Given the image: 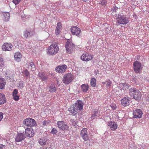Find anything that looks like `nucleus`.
Masks as SVG:
<instances>
[{"label":"nucleus","mask_w":149,"mask_h":149,"mask_svg":"<svg viewBox=\"0 0 149 149\" xmlns=\"http://www.w3.org/2000/svg\"><path fill=\"white\" fill-rule=\"evenodd\" d=\"M84 104L82 101L77 100L76 103L68 109L69 112L73 115H75L79 111L83 109Z\"/></svg>","instance_id":"f257e3e1"},{"label":"nucleus","mask_w":149,"mask_h":149,"mask_svg":"<svg viewBox=\"0 0 149 149\" xmlns=\"http://www.w3.org/2000/svg\"><path fill=\"white\" fill-rule=\"evenodd\" d=\"M130 94L131 96H133V98L137 101H139L141 99L142 96L141 93L138 89L135 88H132L129 90Z\"/></svg>","instance_id":"f03ea898"},{"label":"nucleus","mask_w":149,"mask_h":149,"mask_svg":"<svg viewBox=\"0 0 149 149\" xmlns=\"http://www.w3.org/2000/svg\"><path fill=\"white\" fill-rule=\"evenodd\" d=\"M59 48L56 43L52 44L48 48L49 53L51 55L56 54L58 51Z\"/></svg>","instance_id":"7ed1b4c3"},{"label":"nucleus","mask_w":149,"mask_h":149,"mask_svg":"<svg viewBox=\"0 0 149 149\" xmlns=\"http://www.w3.org/2000/svg\"><path fill=\"white\" fill-rule=\"evenodd\" d=\"M23 124L28 127H32L36 125L35 120L31 118H27L24 120Z\"/></svg>","instance_id":"20e7f679"},{"label":"nucleus","mask_w":149,"mask_h":149,"mask_svg":"<svg viewBox=\"0 0 149 149\" xmlns=\"http://www.w3.org/2000/svg\"><path fill=\"white\" fill-rule=\"evenodd\" d=\"M73 79V75L71 73L64 75L63 79V81L65 84H68L71 82Z\"/></svg>","instance_id":"39448f33"},{"label":"nucleus","mask_w":149,"mask_h":149,"mask_svg":"<svg viewBox=\"0 0 149 149\" xmlns=\"http://www.w3.org/2000/svg\"><path fill=\"white\" fill-rule=\"evenodd\" d=\"M117 22L119 24H126L129 22L127 18L124 15H119L117 18Z\"/></svg>","instance_id":"423d86ee"},{"label":"nucleus","mask_w":149,"mask_h":149,"mask_svg":"<svg viewBox=\"0 0 149 149\" xmlns=\"http://www.w3.org/2000/svg\"><path fill=\"white\" fill-rule=\"evenodd\" d=\"M133 66L134 70L137 73H139L143 68L141 63L137 61H136L134 63Z\"/></svg>","instance_id":"0eeeda50"},{"label":"nucleus","mask_w":149,"mask_h":149,"mask_svg":"<svg viewBox=\"0 0 149 149\" xmlns=\"http://www.w3.org/2000/svg\"><path fill=\"white\" fill-rule=\"evenodd\" d=\"M57 125L58 128L61 130H68L69 128L68 126L65 124V123L62 121L57 122Z\"/></svg>","instance_id":"6e6552de"},{"label":"nucleus","mask_w":149,"mask_h":149,"mask_svg":"<svg viewBox=\"0 0 149 149\" xmlns=\"http://www.w3.org/2000/svg\"><path fill=\"white\" fill-rule=\"evenodd\" d=\"M71 31L73 35H75L77 36H79L81 35V31L80 29L76 26H73L71 27Z\"/></svg>","instance_id":"1a4fd4ad"},{"label":"nucleus","mask_w":149,"mask_h":149,"mask_svg":"<svg viewBox=\"0 0 149 149\" xmlns=\"http://www.w3.org/2000/svg\"><path fill=\"white\" fill-rule=\"evenodd\" d=\"M80 135L85 141H87L89 140V137L88 135L86 129L83 128L81 131Z\"/></svg>","instance_id":"9d476101"},{"label":"nucleus","mask_w":149,"mask_h":149,"mask_svg":"<svg viewBox=\"0 0 149 149\" xmlns=\"http://www.w3.org/2000/svg\"><path fill=\"white\" fill-rule=\"evenodd\" d=\"M26 138V136L24 132L23 133L17 132L15 137V139L16 141L19 142L24 140Z\"/></svg>","instance_id":"9b49d317"},{"label":"nucleus","mask_w":149,"mask_h":149,"mask_svg":"<svg viewBox=\"0 0 149 149\" xmlns=\"http://www.w3.org/2000/svg\"><path fill=\"white\" fill-rule=\"evenodd\" d=\"M81 59L84 61H88L91 60L92 58V56L86 52L84 53L81 57Z\"/></svg>","instance_id":"f8f14e48"},{"label":"nucleus","mask_w":149,"mask_h":149,"mask_svg":"<svg viewBox=\"0 0 149 149\" xmlns=\"http://www.w3.org/2000/svg\"><path fill=\"white\" fill-rule=\"evenodd\" d=\"M25 132L26 137H32L34 134V131L31 128H27L25 129Z\"/></svg>","instance_id":"ddd939ff"},{"label":"nucleus","mask_w":149,"mask_h":149,"mask_svg":"<svg viewBox=\"0 0 149 149\" xmlns=\"http://www.w3.org/2000/svg\"><path fill=\"white\" fill-rule=\"evenodd\" d=\"M12 47V45L11 43H5L2 46V49L3 51H10Z\"/></svg>","instance_id":"4468645a"},{"label":"nucleus","mask_w":149,"mask_h":149,"mask_svg":"<svg viewBox=\"0 0 149 149\" xmlns=\"http://www.w3.org/2000/svg\"><path fill=\"white\" fill-rule=\"evenodd\" d=\"M131 98L128 97H124L121 100V102L122 105L124 107L128 106L129 104V102L130 101Z\"/></svg>","instance_id":"2eb2a0df"},{"label":"nucleus","mask_w":149,"mask_h":149,"mask_svg":"<svg viewBox=\"0 0 149 149\" xmlns=\"http://www.w3.org/2000/svg\"><path fill=\"white\" fill-rule=\"evenodd\" d=\"M133 115L134 118H141L142 115V112L141 110L140 109H136L133 111Z\"/></svg>","instance_id":"dca6fc26"},{"label":"nucleus","mask_w":149,"mask_h":149,"mask_svg":"<svg viewBox=\"0 0 149 149\" xmlns=\"http://www.w3.org/2000/svg\"><path fill=\"white\" fill-rule=\"evenodd\" d=\"M107 125L110 127L111 130L113 131L116 130L117 128V125L114 122H109L107 123Z\"/></svg>","instance_id":"f3484780"},{"label":"nucleus","mask_w":149,"mask_h":149,"mask_svg":"<svg viewBox=\"0 0 149 149\" xmlns=\"http://www.w3.org/2000/svg\"><path fill=\"white\" fill-rule=\"evenodd\" d=\"M66 68V65H64L61 66H58L56 67V70L57 72L62 73L65 72Z\"/></svg>","instance_id":"a211bd4d"},{"label":"nucleus","mask_w":149,"mask_h":149,"mask_svg":"<svg viewBox=\"0 0 149 149\" xmlns=\"http://www.w3.org/2000/svg\"><path fill=\"white\" fill-rule=\"evenodd\" d=\"M65 47L67 52L70 54L71 52V49L72 48L71 43L68 40L66 43Z\"/></svg>","instance_id":"6ab92c4d"},{"label":"nucleus","mask_w":149,"mask_h":149,"mask_svg":"<svg viewBox=\"0 0 149 149\" xmlns=\"http://www.w3.org/2000/svg\"><path fill=\"white\" fill-rule=\"evenodd\" d=\"M33 33L29 30H26L24 32V36L26 38H29L33 35Z\"/></svg>","instance_id":"aec40b11"},{"label":"nucleus","mask_w":149,"mask_h":149,"mask_svg":"<svg viewBox=\"0 0 149 149\" xmlns=\"http://www.w3.org/2000/svg\"><path fill=\"white\" fill-rule=\"evenodd\" d=\"M2 15L3 20L6 21H8L9 20L10 14L9 12H4L3 13Z\"/></svg>","instance_id":"412c9836"},{"label":"nucleus","mask_w":149,"mask_h":149,"mask_svg":"<svg viewBox=\"0 0 149 149\" xmlns=\"http://www.w3.org/2000/svg\"><path fill=\"white\" fill-rule=\"evenodd\" d=\"M38 76L41 80L43 81H46L48 78L47 76L43 72H39Z\"/></svg>","instance_id":"4be33fe9"},{"label":"nucleus","mask_w":149,"mask_h":149,"mask_svg":"<svg viewBox=\"0 0 149 149\" xmlns=\"http://www.w3.org/2000/svg\"><path fill=\"white\" fill-rule=\"evenodd\" d=\"M62 27V24L61 22H58L57 24L55 30V33L57 35L59 34L60 33V29Z\"/></svg>","instance_id":"5701e85b"},{"label":"nucleus","mask_w":149,"mask_h":149,"mask_svg":"<svg viewBox=\"0 0 149 149\" xmlns=\"http://www.w3.org/2000/svg\"><path fill=\"white\" fill-rule=\"evenodd\" d=\"M15 60L17 62L20 61L21 60L22 55L19 52L16 53L14 55Z\"/></svg>","instance_id":"b1692460"},{"label":"nucleus","mask_w":149,"mask_h":149,"mask_svg":"<svg viewBox=\"0 0 149 149\" xmlns=\"http://www.w3.org/2000/svg\"><path fill=\"white\" fill-rule=\"evenodd\" d=\"M6 102V99L3 93L0 94V104H3Z\"/></svg>","instance_id":"393cba45"},{"label":"nucleus","mask_w":149,"mask_h":149,"mask_svg":"<svg viewBox=\"0 0 149 149\" xmlns=\"http://www.w3.org/2000/svg\"><path fill=\"white\" fill-rule=\"evenodd\" d=\"M119 87L124 90H126L129 88V85L127 84L120 83L119 84Z\"/></svg>","instance_id":"a878e982"},{"label":"nucleus","mask_w":149,"mask_h":149,"mask_svg":"<svg viewBox=\"0 0 149 149\" xmlns=\"http://www.w3.org/2000/svg\"><path fill=\"white\" fill-rule=\"evenodd\" d=\"M49 90L50 92L53 93L56 91V88L54 84H52L49 87Z\"/></svg>","instance_id":"bb28decb"},{"label":"nucleus","mask_w":149,"mask_h":149,"mask_svg":"<svg viewBox=\"0 0 149 149\" xmlns=\"http://www.w3.org/2000/svg\"><path fill=\"white\" fill-rule=\"evenodd\" d=\"M6 84L5 79L3 78H0V89H3Z\"/></svg>","instance_id":"cd10ccee"},{"label":"nucleus","mask_w":149,"mask_h":149,"mask_svg":"<svg viewBox=\"0 0 149 149\" xmlns=\"http://www.w3.org/2000/svg\"><path fill=\"white\" fill-rule=\"evenodd\" d=\"M88 88V86L86 84H84L81 86V90L83 92H86L87 91Z\"/></svg>","instance_id":"c85d7f7f"},{"label":"nucleus","mask_w":149,"mask_h":149,"mask_svg":"<svg viewBox=\"0 0 149 149\" xmlns=\"http://www.w3.org/2000/svg\"><path fill=\"white\" fill-rule=\"evenodd\" d=\"M103 84H106L107 87L108 89L109 88L111 87V82L109 80H106L105 82H102Z\"/></svg>","instance_id":"c756f323"},{"label":"nucleus","mask_w":149,"mask_h":149,"mask_svg":"<svg viewBox=\"0 0 149 149\" xmlns=\"http://www.w3.org/2000/svg\"><path fill=\"white\" fill-rule=\"evenodd\" d=\"M46 139L43 138L40 139L39 140L38 142L40 145L42 146L46 144Z\"/></svg>","instance_id":"7c9ffc66"},{"label":"nucleus","mask_w":149,"mask_h":149,"mask_svg":"<svg viewBox=\"0 0 149 149\" xmlns=\"http://www.w3.org/2000/svg\"><path fill=\"white\" fill-rule=\"evenodd\" d=\"M96 80L94 78H92L91 80V84L92 87H94L96 86Z\"/></svg>","instance_id":"2f4dec72"},{"label":"nucleus","mask_w":149,"mask_h":149,"mask_svg":"<svg viewBox=\"0 0 149 149\" xmlns=\"http://www.w3.org/2000/svg\"><path fill=\"white\" fill-rule=\"evenodd\" d=\"M18 87L21 89H22L23 87H24V85H23V82L22 81H20L18 82V85H17Z\"/></svg>","instance_id":"473e14b6"},{"label":"nucleus","mask_w":149,"mask_h":149,"mask_svg":"<svg viewBox=\"0 0 149 149\" xmlns=\"http://www.w3.org/2000/svg\"><path fill=\"white\" fill-rule=\"evenodd\" d=\"M29 63L30 64V66H31V69H33V70H35V66L34 63L33 62H30Z\"/></svg>","instance_id":"72a5a7b5"},{"label":"nucleus","mask_w":149,"mask_h":149,"mask_svg":"<svg viewBox=\"0 0 149 149\" xmlns=\"http://www.w3.org/2000/svg\"><path fill=\"white\" fill-rule=\"evenodd\" d=\"M100 4H101V5L104 6H105L107 3V1L105 0L102 1L100 3H99Z\"/></svg>","instance_id":"f704fd0d"},{"label":"nucleus","mask_w":149,"mask_h":149,"mask_svg":"<svg viewBox=\"0 0 149 149\" xmlns=\"http://www.w3.org/2000/svg\"><path fill=\"white\" fill-rule=\"evenodd\" d=\"M57 132V131L56 129L55 128H53L51 132V133L53 134H56Z\"/></svg>","instance_id":"c9c22d12"},{"label":"nucleus","mask_w":149,"mask_h":149,"mask_svg":"<svg viewBox=\"0 0 149 149\" xmlns=\"http://www.w3.org/2000/svg\"><path fill=\"white\" fill-rule=\"evenodd\" d=\"M4 65V62L3 59L0 58V66L3 67Z\"/></svg>","instance_id":"e433bc0d"},{"label":"nucleus","mask_w":149,"mask_h":149,"mask_svg":"<svg viewBox=\"0 0 149 149\" xmlns=\"http://www.w3.org/2000/svg\"><path fill=\"white\" fill-rule=\"evenodd\" d=\"M17 93H18L17 90L16 89H14L13 92V96H14V95H17Z\"/></svg>","instance_id":"4c0bfd02"},{"label":"nucleus","mask_w":149,"mask_h":149,"mask_svg":"<svg viewBox=\"0 0 149 149\" xmlns=\"http://www.w3.org/2000/svg\"><path fill=\"white\" fill-rule=\"evenodd\" d=\"M23 73L26 76H28L29 74V73L27 70H25Z\"/></svg>","instance_id":"58836bf2"},{"label":"nucleus","mask_w":149,"mask_h":149,"mask_svg":"<svg viewBox=\"0 0 149 149\" xmlns=\"http://www.w3.org/2000/svg\"><path fill=\"white\" fill-rule=\"evenodd\" d=\"M21 0H13V2L15 5L18 4Z\"/></svg>","instance_id":"ea45409f"},{"label":"nucleus","mask_w":149,"mask_h":149,"mask_svg":"<svg viewBox=\"0 0 149 149\" xmlns=\"http://www.w3.org/2000/svg\"><path fill=\"white\" fill-rule=\"evenodd\" d=\"M13 97V99L16 101H18L19 99V96L17 95H14Z\"/></svg>","instance_id":"a19ab883"},{"label":"nucleus","mask_w":149,"mask_h":149,"mask_svg":"<svg viewBox=\"0 0 149 149\" xmlns=\"http://www.w3.org/2000/svg\"><path fill=\"white\" fill-rule=\"evenodd\" d=\"M97 117V115L96 114H95L94 113L92 114L91 117L93 119H94L96 118Z\"/></svg>","instance_id":"79ce46f5"},{"label":"nucleus","mask_w":149,"mask_h":149,"mask_svg":"<svg viewBox=\"0 0 149 149\" xmlns=\"http://www.w3.org/2000/svg\"><path fill=\"white\" fill-rule=\"evenodd\" d=\"M42 123L44 126L47 125L48 124V122L46 120L43 121Z\"/></svg>","instance_id":"37998d69"},{"label":"nucleus","mask_w":149,"mask_h":149,"mask_svg":"<svg viewBox=\"0 0 149 149\" xmlns=\"http://www.w3.org/2000/svg\"><path fill=\"white\" fill-rule=\"evenodd\" d=\"M112 109L113 110H115L116 108V105L114 104H112L111 105Z\"/></svg>","instance_id":"c03bdc74"},{"label":"nucleus","mask_w":149,"mask_h":149,"mask_svg":"<svg viewBox=\"0 0 149 149\" xmlns=\"http://www.w3.org/2000/svg\"><path fill=\"white\" fill-rule=\"evenodd\" d=\"M3 114L1 112H0V121H1L3 118Z\"/></svg>","instance_id":"a18cd8bd"},{"label":"nucleus","mask_w":149,"mask_h":149,"mask_svg":"<svg viewBox=\"0 0 149 149\" xmlns=\"http://www.w3.org/2000/svg\"><path fill=\"white\" fill-rule=\"evenodd\" d=\"M118 8L116 6H114L112 8V10L113 11H115V12L118 9Z\"/></svg>","instance_id":"49530a36"},{"label":"nucleus","mask_w":149,"mask_h":149,"mask_svg":"<svg viewBox=\"0 0 149 149\" xmlns=\"http://www.w3.org/2000/svg\"><path fill=\"white\" fill-rule=\"evenodd\" d=\"M94 113L95 114H96L97 115L98 114V111L97 109H95V110L94 111Z\"/></svg>","instance_id":"de8ad7c7"},{"label":"nucleus","mask_w":149,"mask_h":149,"mask_svg":"<svg viewBox=\"0 0 149 149\" xmlns=\"http://www.w3.org/2000/svg\"><path fill=\"white\" fill-rule=\"evenodd\" d=\"M5 145L0 144V149H2L3 148H5Z\"/></svg>","instance_id":"09e8293b"},{"label":"nucleus","mask_w":149,"mask_h":149,"mask_svg":"<svg viewBox=\"0 0 149 149\" xmlns=\"http://www.w3.org/2000/svg\"><path fill=\"white\" fill-rule=\"evenodd\" d=\"M83 1H84V2H87L89 0H82Z\"/></svg>","instance_id":"8fccbe9b"},{"label":"nucleus","mask_w":149,"mask_h":149,"mask_svg":"<svg viewBox=\"0 0 149 149\" xmlns=\"http://www.w3.org/2000/svg\"><path fill=\"white\" fill-rule=\"evenodd\" d=\"M22 18H23V17H22Z\"/></svg>","instance_id":"3c124183"},{"label":"nucleus","mask_w":149,"mask_h":149,"mask_svg":"<svg viewBox=\"0 0 149 149\" xmlns=\"http://www.w3.org/2000/svg\"><path fill=\"white\" fill-rule=\"evenodd\" d=\"M22 18H23V17H22Z\"/></svg>","instance_id":"603ef678"}]
</instances>
